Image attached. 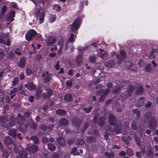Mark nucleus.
Segmentation results:
<instances>
[{
    "mask_svg": "<svg viewBox=\"0 0 158 158\" xmlns=\"http://www.w3.org/2000/svg\"><path fill=\"white\" fill-rule=\"evenodd\" d=\"M146 118L147 119H151V121H149L148 124L149 127L151 129H154L156 126V121L153 117H151V113L150 112H148L145 114Z\"/></svg>",
    "mask_w": 158,
    "mask_h": 158,
    "instance_id": "obj_1",
    "label": "nucleus"
},
{
    "mask_svg": "<svg viewBox=\"0 0 158 158\" xmlns=\"http://www.w3.org/2000/svg\"><path fill=\"white\" fill-rule=\"evenodd\" d=\"M35 16L37 17L39 20V23H42L44 20L45 14L44 12L40 13V10L38 9H36L35 10Z\"/></svg>",
    "mask_w": 158,
    "mask_h": 158,
    "instance_id": "obj_2",
    "label": "nucleus"
},
{
    "mask_svg": "<svg viewBox=\"0 0 158 158\" xmlns=\"http://www.w3.org/2000/svg\"><path fill=\"white\" fill-rule=\"evenodd\" d=\"M81 20L80 19H76L72 25L69 26V28L72 31H74L79 27Z\"/></svg>",
    "mask_w": 158,
    "mask_h": 158,
    "instance_id": "obj_3",
    "label": "nucleus"
},
{
    "mask_svg": "<svg viewBox=\"0 0 158 158\" xmlns=\"http://www.w3.org/2000/svg\"><path fill=\"white\" fill-rule=\"evenodd\" d=\"M37 34L36 31L32 30L29 31L25 35L26 39L28 41L31 40L32 38Z\"/></svg>",
    "mask_w": 158,
    "mask_h": 158,
    "instance_id": "obj_4",
    "label": "nucleus"
},
{
    "mask_svg": "<svg viewBox=\"0 0 158 158\" xmlns=\"http://www.w3.org/2000/svg\"><path fill=\"white\" fill-rule=\"evenodd\" d=\"M98 56L102 59L105 58L107 55V52L101 49H100L98 51Z\"/></svg>",
    "mask_w": 158,
    "mask_h": 158,
    "instance_id": "obj_5",
    "label": "nucleus"
},
{
    "mask_svg": "<svg viewBox=\"0 0 158 158\" xmlns=\"http://www.w3.org/2000/svg\"><path fill=\"white\" fill-rule=\"evenodd\" d=\"M109 120L110 124L111 125H114L115 124L116 120L115 117L114 116L113 114H110L109 116Z\"/></svg>",
    "mask_w": 158,
    "mask_h": 158,
    "instance_id": "obj_6",
    "label": "nucleus"
},
{
    "mask_svg": "<svg viewBox=\"0 0 158 158\" xmlns=\"http://www.w3.org/2000/svg\"><path fill=\"white\" fill-rule=\"evenodd\" d=\"M120 56L117 55H116V56L118 59L121 60H124L125 59V52L124 50H121L120 52Z\"/></svg>",
    "mask_w": 158,
    "mask_h": 158,
    "instance_id": "obj_7",
    "label": "nucleus"
},
{
    "mask_svg": "<svg viewBox=\"0 0 158 158\" xmlns=\"http://www.w3.org/2000/svg\"><path fill=\"white\" fill-rule=\"evenodd\" d=\"M26 64V60L24 58H22L20 59L18 63V65L20 68H23L25 67Z\"/></svg>",
    "mask_w": 158,
    "mask_h": 158,
    "instance_id": "obj_8",
    "label": "nucleus"
},
{
    "mask_svg": "<svg viewBox=\"0 0 158 158\" xmlns=\"http://www.w3.org/2000/svg\"><path fill=\"white\" fill-rule=\"evenodd\" d=\"M43 77H44V81L45 82H47L49 81L51 78V75L48 72H46L43 74Z\"/></svg>",
    "mask_w": 158,
    "mask_h": 158,
    "instance_id": "obj_9",
    "label": "nucleus"
},
{
    "mask_svg": "<svg viewBox=\"0 0 158 158\" xmlns=\"http://www.w3.org/2000/svg\"><path fill=\"white\" fill-rule=\"evenodd\" d=\"M15 12L14 10H12L8 14L7 16V19L11 21H12L14 19L12 18L13 17L15 16Z\"/></svg>",
    "mask_w": 158,
    "mask_h": 158,
    "instance_id": "obj_10",
    "label": "nucleus"
},
{
    "mask_svg": "<svg viewBox=\"0 0 158 158\" xmlns=\"http://www.w3.org/2000/svg\"><path fill=\"white\" fill-rule=\"evenodd\" d=\"M64 44V40L63 39L61 40L58 42V45L60 46V47L58 53V54H60L62 52Z\"/></svg>",
    "mask_w": 158,
    "mask_h": 158,
    "instance_id": "obj_11",
    "label": "nucleus"
},
{
    "mask_svg": "<svg viewBox=\"0 0 158 158\" xmlns=\"http://www.w3.org/2000/svg\"><path fill=\"white\" fill-rule=\"evenodd\" d=\"M38 147L36 145H33L31 146L28 150L31 153H33L36 152L38 150Z\"/></svg>",
    "mask_w": 158,
    "mask_h": 158,
    "instance_id": "obj_12",
    "label": "nucleus"
},
{
    "mask_svg": "<svg viewBox=\"0 0 158 158\" xmlns=\"http://www.w3.org/2000/svg\"><path fill=\"white\" fill-rule=\"evenodd\" d=\"M25 86L30 90H34L35 88V86L32 82L28 83L27 85H25Z\"/></svg>",
    "mask_w": 158,
    "mask_h": 158,
    "instance_id": "obj_13",
    "label": "nucleus"
},
{
    "mask_svg": "<svg viewBox=\"0 0 158 158\" xmlns=\"http://www.w3.org/2000/svg\"><path fill=\"white\" fill-rule=\"evenodd\" d=\"M4 142L6 145H8L12 143V140L10 137L7 136L5 138Z\"/></svg>",
    "mask_w": 158,
    "mask_h": 158,
    "instance_id": "obj_14",
    "label": "nucleus"
},
{
    "mask_svg": "<svg viewBox=\"0 0 158 158\" xmlns=\"http://www.w3.org/2000/svg\"><path fill=\"white\" fill-rule=\"evenodd\" d=\"M57 141L59 144L62 146L65 145V142L64 139L62 137H59L57 139Z\"/></svg>",
    "mask_w": 158,
    "mask_h": 158,
    "instance_id": "obj_15",
    "label": "nucleus"
},
{
    "mask_svg": "<svg viewBox=\"0 0 158 158\" xmlns=\"http://www.w3.org/2000/svg\"><path fill=\"white\" fill-rule=\"evenodd\" d=\"M115 62L114 61H111L108 62H106L105 63V65L108 67H111L114 64Z\"/></svg>",
    "mask_w": 158,
    "mask_h": 158,
    "instance_id": "obj_16",
    "label": "nucleus"
},
{
    "mask_svg": "<svg viewBox=\"0 0 158 158\" xmlns=\"http://www.w3.org/2000/svg\"><path fill=\"white\" fill-rule=\"evenodd\" d=\"M9 134L10 135L13 137H15L16 135V130L15 129H10L9 131Z\"/></svg>",
    "mask_w": 158,
    "mask_h": 158,
    "instance_id": "obj_17",
    "label": "nucleus"
},
{
    "mask_svg": "<svg viewBox=\"0 0 158 158\" xmlns=\"http://www.w3.org/2000/svg\"><path fill=\"white\" fill-rule=\"evenodd\" d=\"M56 15H51L49 16V20L51 23H53L56 20Z\"/></svg>",
    "mask_w": 158,
    "mask_h": 158,
    "instance_id": "obj_18",
    "label": "nucleus"
},
{
    "mask_svg": "<svg viewBox=\"0 0 158 158\" xmlns=\"http://www.w3.org/2000/svg\"><path fill=\"white\" fill-rule=\"evenodd\" d=\"M134 87L133 85H131L129 87V88L127 91V93H128V96H131V94L134 90Z\"/></svg>",
    "mask_w": 158,
    "mask_h": 158,
    "instance_id": "obj_19",
    "label": "nucleus"
},
{
    "mask_svg": "<svg viewBox=\"0 0 158 158\" xmlns=\"http://www.w3.org/2000/svg\"><path fill=\"white\" fill-rule=\"evenodd\" d=\"M77 150V148L76 147H74L73 148L71 151V154L73 155H78L79 154L78 152H76Z\"/></svg>",
    "mask_w": 158,
    "mask_h": 158,
    "instance_id": "obj_20",
    "label": "nucleus"
},
{
    "mask_svg": "<svg viewBox=\"0 0 158 158\" xmlns=\"http://www.w3.org/2000/svg\"><path fill=\"white\" fill-rule=\"evenodd\" d=\"M60 124L63 125H66L68 124V122L66 119L62 118L60 120Z\"/></svg>",
    "mask_w": 158,
    "mask_h": 158,
    "instance_id": "obj_21",
    "label": "nucleus"
},
{
    "mask_svg": "<svg viewBox=\"0 0 158 158\" xmlns=\"http://www.w3.org/2000/svg\"><path fill=\"white\" fill-rule=\"evenodd\" d=\"M56 42V40L54 39H51L47 42V44L48 46H50L54 44Z\"/></svg>",
    "mask_w": 158,
    "mask_h": 158,
    "instance_id": "obj_22",
    "label": "nucleus"
},
{
    "mask_svg": "<svg viewBox=\"0 0 158 158\" xmlns=\"http://www.w3.org/2000/svg\"><path fill=\"white\" fill-rule=\"evenodd\" d=\"M84 141L83 140L79 139L76 142V145L77 146L82 145L84 144Z\"/></svg>",
    "mask_w": 158,
    "mask_h": 158,
    "instance_id": "obj_23",
    "label": "nucleus"
},
{
    "mask_svg": "<svg viewBox=\"0 0 158 158\" xmlns=\"http://www.w3.org/2000/svg\"><path fill=\"white\" fill-rule=\"evenodd\" d=\"M105 154L108 158H114V156L112 152L108 153L107 152H106Z\"/></svg>",
    "mask_w": 158,
    "mask_h": 158,
    "instance_id": "obj_24",
    "label": "nucleus"
},
{
    "mask_svg": "<svg viewBox=\"0 0 158 158\" xmlns=\"http://www.w3.org/2000/svg\"><path fill=\"white\" fill-rule=\"evenodd\" d=\"M72 98L71 95L70 94H67L64 96L65 100L68 101H71Z\"/></svg>",
    "mask_w": 158,
    "mask_h": 158,
    "instance_id": "obj_25",
    "label": "nucleus"
},
{
    "mask_svg": "<svg viewBox=\"0 0 158 158\" xmlns=\"http://www.w3.org/2000/svg\"><path fill=\"white\" fill-rule=\"evenodd\" d=\"M48 148L49 150L51 151H54L56 149L55 145L52 144H49L48 145Z\"/></svg>",
    "mask_w": 158,
    "mask_h": 158,
    "instance_id": "obj_26",
    "label": "nucleus"
},
{
    "mask_svg": "<svg viewBox=\"0 0 158 158\" xmlns=\"http://www.w3.org/2000/svg\"><path fill=\"white\" fill-rule=\"evenodd\" d=\"M56 113L57 114H59L60 115H63L66 112L65 111L62 110H56Z\"/></svg>",
    "mask_w": 158,
    "mask_h": 158,
    "instance_id": "obj_27",
    "label": "nucleus"
},
{
    "mask_svg": "<svg viewBox=\"0 0 158 158\" xmlns=\"http://www.w3.org/2000/svg\"><path fill=\"white\" fill-rule=\"evenodd\" d=\"M127 153L129 156H131L133 155L134 152L131 149L129 148L127 149Z\"/></svg>",
    "mask_w": 158,
    "mask_h": 158,
    "instance_id": "obj_28",
    "label": "nucleus"
},
{
    "mask_svg": "<svg viewBox=\"0 0 158 158\" xmlns=\"http://www.w3.org/2000/svg\"><path fill=\"white\" fill-rule=\"evenodd\" d=\"M96 58L94 56H91L89 59V61L91 62L94 63L95 62Z\"/></svg>",
    "mask_w": 158,
    "mask_h": 158,
    "instance_id": "obj_29",
    "label": "nucleus"
},
{
    "mask_svg": "<svg viewBox=\"0 0 158 158\" xmlns=\"http://www.w3.org/2000/svg\"><path fill=\"white\" fill-rule=\"evenodd\" d=\"M131 127L133 130H136V123L135 121H133L131 126Z\"/></svg>",
    "mask_w": 158,
    "mask_h": 158,
    "instance_id": "obj_30",
    "label": "nucleus"
},
{
    "mask_svg": "<svg viewBox=\"0 0 158 158\" xmlns=\"http://www.w3.org/2000/svg\"><path fill=\"white\" fill-rule=\"evenodd\" d=\"M42 93L41 91L39 89H37L36 91V98H40L41 96V93Z\"/></svg>",
    "mask_w": 158,
    "mask_h": 158,
    "instance_id": "obj_31",
    "label": "nucleus"
},
{
    "mask_svg": "<svg viewBox=\"0 0 158 158\" xmlns=\"http://www.w3.org/2000/svg\"><path fill=\"white\" fill-rule=\"evenodd\" d=\"M30 139L32 140L35 143H37V142L38 141V139L36 137H35V136L32 137L30 138Z\"/></svg>",
    "mask_w": 158,
    "mask_h": 158,
    "instance_id": "obj_32",
    "label": "nucleus"
},
{
    "mask_svg": "<svg viewBox=\"0 0 158 158\" xmlns=\"http://www.w3.org/2000/svg\"><path fill=\"white\" fill-rule=\"evenodd\" d=\"M53 8L54 10L57 11H59L60 10V6L58 5H54Z\"/></svg>",
    "mask_w": 158,
    "mask_h": 158,
    "instance_id": "obj_33",
    "label": "nucleus"
},
{
    "mask_svg": "<svg viewBox=\"0 0 158 158\" xmlns=\"http://www.w3.org/2000/svg\"><path fill=\"white\" fill-rule=\"evenodd\" d=\"M18 81V79L17 77H15L12 82V84L14 86H15Z\"/></svg>",
    "mask_w": 158,
    "mask_h": 158,
    "instance_id": "obj_34",
    "label": "nucleus"
},
{
    "mask_svg": "<svg viewBox=\"0 0 158 158\" xmlns=\"http://www.w3.org/2000/svg\"><path fill=\"white\" fill-rule=\"evenodd\" d=\"M133 112L134 114H136L137 115V116H139L140 114V113H141V112H140V111L139 110H138L136 109H135L133 110Z\"/></svg>",
    "mask_w": 158,
    "mask_h": 158,
    "instance_id": "obj_35",
    "label": "nucleus"
},
{
    "mask_svg": "<svg viewBox=\"0 0 158 158\" xmlns=\"http://www.w3.org/2000/svg\"><path fill=\"white\" fill-rule=\"evenodd\" d=\"M19 156L20 158H27V155L23 152L20 154Z\"/></svg>",
    "mask_w": 158,
    "mask_h": 158,
    "instance_id": "obj_36",
    "label": "nucleus"
},
{
    "mask_svg": "<svg viewBox=\"0 0 158 158\" xmlns=\"http://www.w3.org/2000/svg\"><path fill=\"white\" fill-rule=\"evenodd\" d=\"M72 81L70 80H68L66 81V86L68 87H71L72 85Z\"/></svg>",
    "mask_w": 158,
    "mask_h": 158,
    "instance_id": "obj_37",
    "label": "nucleus"
},
{
    "mask_svg": "<svg viewBox=\"0 0 158 158\" xmlns=\"http://www.w3.org/2000/svg\"><path fill=\"white\" fill-rule=\"evenodd\" d=\"M122 139L123 141L126 144H128L129 143V141L125 137H122Z\"/></svg>",
    "mask_w": 158,
    "mask_h": 158,
    "instance_id": "obj_38",
    "label": "nucleus"
},
{
    "mask_svg": "<svg viewBox=\"0 0 158 158\" xmlns=\"http://www.w3.org/2000/svg\"><path fill=\"white\" fill-rule=\"evenodd\" d=\"M151 64H148L146 67L145 69L147 71L149 72L151 70Z\"/></svg>",
    "mask_w": 158,
    "mask_h": 158,
    "instance_id": "obj_39",
    "label": "nucleus"
},
{
    "mask_svg": "<svg viewBox=\"0 0 158 158\" xmlns=\"http://www.w3.org/2000/svg\"><path fill=\"white\" fill-rule=\"evenodd\" d=\"M74 35L73 34H72L70 35L69 37V41L70 42H73L74 40Z\"/></svg>",
    "mask_w": 158,
    "mask_h": 158,
    "instance_id": "obj_40",
    "label": "nucleus"
},
{
    "mask_svg": "<svg viewBox=\"0 0 158 158\" xmlns=\"http://www.w3.org/2000/svg\"><path fill=\"white\" fill-rule=\"evenodd\" d=\"M77 61L78 62L81 61L82 60V57L81 55H79L76 57Z\"/></svg>",
    "mask_w": 158,
    "mask_h": 158,
    "instance_id": "obj_41",
    "label": "nucleus"
},
{
    "mask_svg": "<svg viewBox=\"0 0 158 158\" xmlns=\"http://www.w3.org/2000/svg\"><path fill=\"white\" fill-rule=\"evenodd\" d=\"M4 56V51L0 49V59H2Z\"/></svg>",
    "mask_w": 158,
    "mask_h": 158,
    "instance_id": "obj_42",
    "label": "nucleus"
},
{
    "mask_svg": "<svg viewBox=\"0 0 158 158\" xmlns=\"http://www.w3.org/2000/svg\"><path fill=\"white\" fill-rule=\"evenodd\" d=\"M3 156L5 158H7L8 156V154L6 151H4L3 153Z\"/></svg>",
    "mask_w": 158,
    "mask_h": 158,
    "instance_id": "obj_43",
    "label": "nucleus"
},
{
    "mask_svg": "<svg viewBox=\"0 0 158 158\" xmlns=\"http://www.w3.org/2000/svg\"><path fill=\"white\" fill-rule=\"evenodd\" d=\"M92 109V108L91 107H90L88 108H85L84 109V110L86 112L89 113L91 111Z\"/></svg>",
    "mask_w": 158,
    "mask_h": 158,
    "instance_id": "obj_44",
    "label": "nucleus"
},
{
    "mask_svg": "<svg viewBox=\"0 0 158 158\" xmlns=\"http://www.w3.org/2000/svg\"><path fill=\"white\" fill-rule=\"evenodd\" d=\"M42 141L44 143H46L48 142V140L47 138L44 137L42 139Z\"/></svg>",
    "mask_w": 158,
    "mask_h": 158,
    "instance_id": "obj_45",
    "label": "nucleus"
},
{
    "mask_svg": "<svg viewBox=\"0 0 158 158\" xmlns=\"http://www.w3.org/2000/svg\"><path fill=\"white\" fill-rule=\"evenodd\" d=\"M55 68L57 70H59L60 69V66H59V62L57 61L55 65Z\"/></svg>",
    "mask_w": 158,
    "mask_h": 158,
    "instance_id": "obj_46",
    "label": "nucleus"
},
{
    "mask_svg": "<svg viewBox=\"0 0 158 158\" xmlns=\"http://www.w3.org/2000/svg\"><path fill=\"white\" fill-rule=\"evenodd\" d=\"M140 99V101H139L138 102V105L139 106H141L143 104V100L142 98H139V100Z\"/></svg>",
    "mask_w": 158,
    "mask_h": 158,
    "instance_id": "obj_47",
    "label": "nucleus"
},
{
    "mask_svg": "<svg viewBox=\"0 0 158 158\" xmlns=\"http://www.w3.org/2000/svg\"><path fill=\"white\" fill-rule=\"evenodd\" d=\"M57 49V47L56 45L53 46L51 48V50L52 51H53L54 50H56Z\"/></svg>",
    "mask_w": 158,
    "mask_h": 158,
    "instance_id": "obj_48",
    "label": "nucleus"
},
{
    "mask_svg": "<svg viewBox=\"0 0 158 158\" xmlns=\"http://www.w3.org/2000/svg\"><path fill=\"white\" fill-rule=\"evenodd\" d=\"M34 99V97L32 96H30L28 98L29 101L31 102H32L33 101Z\"/></svg>",
    "mask_w": 158,
    "mask_h": 158,
    "instance_id": "obj_49",
    "label": "nucleus"
},
{
    "mask_svg": "<svg viewBox=\"0 0 158 158\" xmlns=\"http://www.w3.org/2000/svg\"><path fill=\"white\" fill-rule=\"evenodd\" d=\"M18 90L17 89L14 88L13 89V90L10 92V94H12L14 93H15L17 92L18 91Z\"/></svg>",
    "mask_w": 158,
    "mask_h": 158,
    "instance_id": "obj_50",
    "label": "nucleus"
},
{
    "mask_svg": "<svg viewBox=\"0 0 158 158\" xmlns=\"http://www.w3.org/2000/svg\"><path fill=\"white\" fill-rule=\"evenodd\" d=\"M138 64L141 67H142V66L144 65V63H143V61L142 60H140Z\"/></svg>",
    "mask_w": 158,
    "mask_h": 158,
    "instance_id": "obj_51",
    "label": "nucleus"
},
{
    "mask_svg": "<svg viewBox=\"0 0 158 158\" xmlns=\"http://www.w3.org/2000/svg\"><path fill=\"white\" fill-rule=\"evenodd\" d=\"M135 141L138 145H140V141L139 140V138H135Z\"/></svg>",
    "mask_w": 158,
    "mask_h": 158,
    "instance_id": "obj_52",
    "label": "nucleus"
},
{
    "mask_svg": "<svg viewBox=\"0 0 158 158\" xmlns=\"http://www.w3.org/2000/svg\"><path fill=\"white\" fill-rule=\"evenodd\" d=\"M149 57L150 58L153 59L155 57V55L153 53H152L150 54Z\"/></svg>",
    "mask_w": 158,
    "mask_h": 158,
    "instance_id": "obj_53",
    "label": "nucleus"
},
{
    "mask_svg": "<svg viewBox=\"0 0 158 158\" xmlns=\"http://www.w3.org/2000/svg\"><path fill=\"white\" fill-rule=\"evenodd\" d=\"M100 119L102 121L101 123H100V125L101 126L103 124L104 118L103 117H101Z\"/></svg>",
    "mask_w": 158,
    "mask_h": 158,
    "instance_id": "obj_54",
    "label": "nucleus"
},
{
    "mask_svg": "<svg viewBox=\"0 0 158 158\" xmlns=\"http://www.w3.org/2000/svg\"><path fill=\"white\" fill-rule=\"evenodd\" d=\"M31 71L29 69H27V70L26 71V73L27 74H30L31 73Z\"/></svg>",
    "mask_w": 158,
    "mask_h": 158,
    "instance_id": "obj_55",
    "label": "nucleus"
},
{
    "mask_svg": "<svg viewBox=\"0 0 158 158\" xmlns=\"http://www.w3.org/2000/svg\"><path fill=\"white\" fill-rule=\"evenodd\" d=\"M119 154L122 156H126V153L124 151H122L119 152Z\"/></svg>",
    "mask_w": 158,
    "mask_h": 158,
    "instance_id": "obj_56",
    "label": "nucleus"
},
{
    "mask_svg": "<svg viewBox=\"0 0 158 158\" xmlns=\"http://www.w3.org/2000/svg\"><path fill=\"white\" fill-rule=\"evenodd\" d=\"M7 9V7L6 6H3L2 8V12H4L6 11Z\"/></svg>",
    "mask_w": 158,
    "mask_h": 158,
    "instance_id": "obj_57",
    "label": "nucleus"
},
{
    "mask_svg": "<svg viewBox=\"0 0 158 158\" xmlns=\"http://www.w3.org/2000/svg\"><path fill=\"white\" fill-rule=\"evenodd\" d=\"M69 41L68 40L66 42V43L65 45V48H64L65 50H66L68 49V46L69 45Z\"/></svg>",
    "mask_w": 158,
    "mask_h": 158,
    "instance_id": "obj_58",
    "label": "nucleus"
},
{
    "mask_svg": "<svg viewBox=\"0 0 158 158\" xmlns=\"http://www.w3.org/2000/svg\"><path fill=\"white\" fill-rule=\"evenodd\" d=\"M5 44L7 45H9L10 44V42L9 39H6V41L5 42Z\"/></svg>",
    "mask_w": 158,
    "mask_h": 158,
    "instance_id": "obj_59",
    "label": "nucleus"
},
{
    "mask_svg": "<svg viewBox=\"0 0 158 158\" xmlns=\"http://www.w3.org/2000/svg\"><path fill=\"white\" fill-rule=\"evenodd\" d=\"M49 55L51 57H53L56 56V53L54 52L50 53Z\"/></svg>",
    "mask_w": 158,
    "mask_h": 158,
    "instance_id": "obj_60",
    "label": "nucleus"
},
{
    "mask_svg": "<svg viewBox=\"0 0 158 158\" xmlns=\"http://www.w3.org/2000/svg\"><path fill=\"white\" fill-rule=\"evenodd\" d=\"M32 126L31 127L34 130H35V127H36V124L35 123H32Z\"/></svg>",
    "mask_w": 158,
    "mask_h": 158,
    "instance_id": "obj_61",
    "label": "nucleus"
},
{
    "mask_svg": "<svg viewBox=\"0 0 158 158\" xmlns=\"http://www.w3.org/2000/svg\"><path fill=\"white\" fill-rule=\"evenodd\" d=\"M20 77L21 79H23L24 78V75L23 73H20Z\"/></svg>",
    "mask_w": 158,
    "mask_h": 158,
    "instance_id": "obj_62",
    "label": "nucleus"
},
{
    "mask_svg": "<svg viewBox=\"0 0 158 158\" xmlns=\"http://www.w3.org/2000/svg\"><path fill=\"white\" fill-rule=\"evenodd\" d=\"M151 103L150 102H148L145 105V106L146 107H150L151 106Z\"/></svg>",
    "mask_w": 158,
    "mask_h": 158,
    "instance_id": "obj_63",
    "label": "nucleus"
},
{
    "mask_svg": "<svg viewBox=\"0 0 158 158\" xmlns=\"http://www.w3.org/2000/svg\"><path fill=\"white\" fill-rule=\"evenodd\" d=\"M105 97L104 96H101L100 98V101L101 102L103 101L105 99Z\"/></svg>",
    "mask_w": 158,
    "mask_h": 158,
    "instance_id": "obj_64",
    "label": "nucleus"
}]
</instances>
